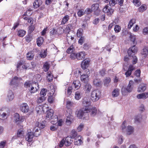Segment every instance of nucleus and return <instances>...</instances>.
<instances>
[{
    "instance_id": "1",
    "label": "nucleus",
    "mask_w": 148,
    "mask_h": 148,
    "mask_svg": "<svg viewBox=\"0 0 148 148\" xmlns=\"http://www.w3.org/2000/svg\"><path fill=\"white\" fill-rule=\"evenodd\" d=\"M137 51V49L135 47V45H134L133 46L130 48L127 51L128 54L129 56H131L132 58V63L133 64H135L137 63L138 61L137 57L134 55V54L136 53Z\"/></svg>"
},
{
    "instance_id": "2",
    "label": "nucleus",
    "mask_w": 148,
    "mask_h": 148,
    "mask_svg": "<svg viewBox=\"0 0 148 148\" xmlns=\"http://www.w3.org/2000/svg\"><path fill=\"white\" fill-rule=\"evenodd\" d=\"M132 81L130 80L126 88L124 86L122 87L121 89V91L123 95H127L128 92H131L132 90V87L133 84Z\"/></svg>"
},
{
    "instance_id": "3",
    "label": "nucleus",
    "mask_w": 148,
    "mask_h": 148,
    "mask_svg": "<svg viewBox=\"0 0 148 148\" xmlns=\"http://www.w3.org/2000/svg\"><path fill=\"white\" fill-rule=\"evenodd\" d=\"M90 108H85L80 110L78 112L77 114V116L80 119L82 118V117L84 118L85 116L88 115V113L90 112Z\"/></svg>"
},
{
    "instance_id": "4",
    "label": "nucleus",
    "mask_w": 148,
    "mask_h": 148,
    "mask_svg": "<svg viewBox=\"0 0 148 148\" xmlns=\"http://www.w3.org/2000/svg\"><path fill=\"white\" fill-rule=\"evenodd\" d=\"M101 97V92L98 90H93L91 94V99L93 101L98 100Z\"/></svg>"
},
{
    "instance_id": "5",
    "label": "nucleus",
    "mask_w": 148,
    "mask_h": 148,
    "mask_svg": "<svg viewBox=\"0 0 148 148\" xmlns=\"http://www.w3.org/2000/svg\"><path fill=\"white\" fill-rule=\"evenodd\" d=\"M66 116L67 118L66 123L67 125H69L71 124L73 121L72 117L71 115L72 114V110L69 109L68 110H66Z\"/></svg>"
},
{
    "instance_id": "6",
    "label": "nucleus",
    "mask_w": 148,
    "mask_h": 148,
    "mask_svg": "<svg viewBox=\"0 0 148 148\" xmlns=\"http://www.w3.org/2000/svg\"><path fill=\"white\" fill-rule=\"evenodd\" d=\"M24 119V116H20L18 113H16L14 114V119L15 123L17 124H19L20 123L23 122Z\"/></svg>"
},
{
    "instance_id": "7",
    "label": "nucleus",
    "mask_w": 148,
    "mask_h": 148,
    "mask_svg": "<svg viewBox=\"0 0 148 148\" xmlns=\"http://www.w3.org/2000/svg\"><path fill=\"white\" fill-rule=\"evenodd\" d=\"M90 74V72L88 69H86L84 71V74L81 76L80 79L82 81L84 82L87 81Z\"/></svg>"
},
{
    "instance_id": "8",
    "label": "nucleus",
    "mask_w": 148,
    "mask_h": 148,
    "mask_svg": "<svg viewBox=\"0 0 148 148\" xmlns=\"http://www.w3.org/2000/svg\"><path fill=\"white\" fill-rule=\"evenodd\" d=\"M39 86L38 84L36 82H33L30 88H29L31 93H34L37 92L39 89Z\"/></svg>"
},
{
    "instance_id": "9",
    "label": "nucleus",
    "mask_w": 148,
    "mask_h": 148,
    "mask_svg": "<svg viewBox=\"0 0 148 148\" xmlns=\"http://www.w3.org/2000/svg\"><path fill=\"white\" fill-rule=\"evenodd\" d=\"M20 109L22 112L25 113H27L29 110L28 106L25 103H23L20 106Z\"/></svg>"
},
{
    "instance_id": "10",
    "label": "nucleus",
    "mask_w": 148,
    "mask_h": 148,
    "mask_svg": "<svg viewBox=\"0 0 148 148\" xmlns=\"http://www.w3.org/2000/svg\"><path fill=\"white\" fill-rule=\"evenodd\" d=\"M35 127L34 128L33 131L37 132L39 131H41L40 129H43L45 127V125L44 124L40 123V125L39 124V123L38 122H36L35 124Z\"/></svg>"
},
{
    "instance_id": "11",
    "label": "nucleus",
    "mask_w": 148,
    "mask_h": 148,
    "mask_svg": "<svg viewBox=\"0 0 148 148\" xmlns=\"http://www.w3.org/2000/svg\"><path fill=\"white\" fill-rule=\"evenodd\" d=\"M90 62V60L87 59H84L82 62L81 64V67L85 70L84 71H85L86 69H88L87 68L88 67Z\"/></svg>"
},
{
    "instance_id": "12",
    "label": "nucleus",
    "mask_w": 148,
    "mask_h": 148,
    "mask_svg": "<svg viewBox=\"0 0 148 148\" xmlns=\"http://www.w3.org/2000/svg\"><path fill=\"white\" fill-rule=\"evenodd\" d=\"M82 104L83 105L86 107L85 108H89L87 107L91 105V101L89 98L86 97H84L82 99Z\"/></svg>"
},
{
    "instance_id": "13",
    "label": "nucleus",
    "mask_w": 148,
    "mask_h": 148,
    "mask_svg": "<svg viewBox=\"0 0 148 148\" xmlns=\"http://www.w3.org/2000/svg\"><path fill=\"white\" fill-rule=\"evenodd\" d=\"M103 11L105 13H106L107 15H111L113 12L114 10L112 9L109 8V6L106 5L103 9Z\"/></svg>"
},
{
    "instance_id": "14",
    "label": "nucleus",
    "mask_w": 148,
    "mask_h": 148,
    "mask_svg": "<svg viewBox=\"0 0 148 148\" xmlns=\"http://www.w3.org/2000/svg\"><path fill=\"white\" fill-rule=\"evenodd\" d=\"M92 88V86L88 83H85L84 84L83 89L85 93H89L90 92Z\"/></svg>"
},
{
    "instance_id": "15",
    "label": "nucleus",
    "mask_w": 148,
    "mask_h": 148,
    "mask_svg": "<svg viewBox=\"0 0 148 148\" xmlns=\"http://www.w3.org/2000/svg\"><path fill=\"white\" fill-rule=\"evenodd\" d=\"M34 135L32 132H28L25 136V138L26 140L28 142H31L33 140Z\"/></svg>"
},
{
    "instance_id": "16",
    "label": "nucleus",
    "mask_w": 148,
    "mask_h": 148,
    "mask_svg": "<svg viewBox=\"0 0 148 148\" xmlns=\"http://www.w3.org/2000/svg\"><path fill=\"white\" fill-rule=\"evenodd\" d=\"M72 85L75 90H77L79 88L81 84L80 81L77 80L74 81Z\"/></svg>"
},
{
    "instance_id": "17",
    "label": "nucleus",
    "mask_w": 148,
    "mask_h": 148,
    "mask_svg": "<svg viewBox=\"0 0 148 148\" xmlns=\"http://www.w3.org/2000/svg\"><path fill=\"white\" fill-rule=\"evenodd\" d=\"M64 141L65 145L66 146H68L71 145L73 141V140L71 137L68 136L65 139H64Z\"/></svg>"
},
{
    "instance_id": "18",
    "label": "nucleus",
    "mask_w": 148,
    "mask_h": 148,
    "mask_svg": "<svg viewBox=\"0 0 148 148\" xmlns=\"http://www.w3.org/2000/svg\"><path fill=\"white\" fill-rule=\"evenodd\" d=\"M86 56V53L84 51H81L77 53V59L79 60L84 59Z\"/></svg>"
},
{
    "instance_id": "19",
    "label": "nucleus",
    "mask_w": 148,
    "mask_h": 148,
    "mask_svg": "<svg viewBox=\"0 0 148 148\" xmlns=\"http://www.w3.org/2000/svg\"><path fill=\"white\" fill-rule=\"evenodd\" d=\"M47 114L46 117L47 118H49V119H53L54 116H53V112L52 110L50 109L48 111L47 110Z\"/></svg>"
},
{
    "instance_id": "20",
    "label": "nucleus",
    "mask_w": 148,
    "mask_h": 148,
    "mask_svg": "<svg viewBox=\"0 0 148 148\" xmlns=\"http://www.w3.org/2000/svg\"><path fill=\"white\" fill-rule=\"evenodd\" d=\"M21 80H22L21 78L18 77L16 76H15L11 80L10 82V85L17 84L19 81Z\"/></svg>"
},
{
    "instance_id": "21",
    "label": "nucleus",
    "mask_w": 148,
    "mask_h": 148,
    "mask_svg": "<svg viewBox=\"0 0 148 148\" xmlns=\"http://www.w3.org/2000/svg\"><path fill=\"white\" fill-rule=\"evenodd\" d=\"M137 97L138 99H146L148 97V92H143L137 95Z\"/></svg>"
},
{
    "instance_id": "22",
    "label": "nucleus",
    "mask_w": 148,
    "mask_h": 148,
    "mask_svg": "<svg viewBox=\"0 0 148 148\" xmlns=\"http://www.w3.org/2000/svg\"><path fill=\"white\" fill-rule=\"evenodd\" d=\"M14 97V95L13 92L12 90H9L7 95V100L9 101H11L13 99Z\"/></svg>"
},
{
    "instance_id": "23",
    "label": "nucleus",
    "mask_w": 148,
    "mask_h": 148,
    "mask_svg": "<svg viewBox=\"0 0 148 148\" xmlns=\"http://www.w3.org/2000/svg\"><path fill=\"white\" fill-rule=\"evenodd\" d=\"M146 85L145 84H142L139 85L137 91L138 92H143L146 90Z\"/></svg>"
},
{
    "instance_id": "24",
    "label": "nucleus",
    "mask_w": 148,
    "mask_h": 148,
    "mask_svg": "<svg viewBox=\"0 0 148 148\" xmlns=\"http://www.w3.org/2000/svg\"><path fill=\"white\" fill-rule=\"evenodd\" d=\"M5 110V109L3 108L0 109V119L2 120H4L7 118L6 113L3 112Z\"/></svg>"
},
{
    "instance_id": "25",
    "label": "nucleus",
    "mask_w": 148,
    "mask_h": 148,
    "mask_svg": "<svg viewBox=\"0 0 148 148\" xmlns=\"http://www.w3.org/2000/svg\"><path fill=\"white\" fill-rule=\"evenodd\" d=\"M148 54V51L147 47L143 48L141 51V54L144 58L147 57Z\"/></svg>"
},
{
    "instance_id": "26",
    "label": "nucleus",
    "mask_w": 148,
    "mask_h": 148,
    "mask_svg": "<svg viewBox=\"0 0 148 148\" xmlns=\"http://www.w3.org/2000/svg\"><path fill=\"white\" fill-rule=\"evenodd\" d=\"M81 136H80L78 135L77 137L75 138L74 142V144L76 145H80L82 143V140L81 139Z\"/></svg>"
},
{
    "instance_id": "27",
    "label": "nucleus",
    "mask_w": 148,
    "mask_h": 148,
    "mask_svg": "<svg viewBox=\"0 0 148 148\" xmlns=\"http://www.w3.org/2000/svg\"><path fill=\"white\" fill-rule=\"evenodd\" d=\"M55 119H54V121H55L53 123V121H51V123L53 124H55V122H56V123L57 122H58V124L59 126H61L62 125V119H60L59 121H58V118L57 116H54Z\"/></svg>"
},
{
    "instance_id": "28",
    "label": "nucleus",
    "mask_w": 148,
    "mask_h": 148,
    "mask_svg": "<svg viewBox=\"0 0 148 148\" xmlns=\"http://www.w3.org/2000/svg\"><path fill=\"white\" fill-rule=\"evenodd\" d=\"M42 4L41 0H36L33 3V6L34 8H38Z\"/></svg>"
},
{
    "instance_id": "29",
    "label": "nucleus",
    "mask_w": 148,
    "mask_h": 148,
    "mask_svg": "<svg viewBox=\"0 0 148 148\" xmlns=\"http://www.w3.org/2000/svg\"><path fill=\"white\" fill-rule=\"evenodd\" d=\"M44 39L43 37H39L36 40L37 44L39 47L41 46L42 45L44 41Z\"/></svg>"
},
{
    "instance_id": "30",
    "label": "nucleus",
    "mask_w": 148,
    "mask_h": 148,
    "mask_svg": "<svg viewBox=\"0 0 148 148\" xmlns=\"http://www.w3.org/2000/svg\"><path fill=\"white\" fill-rule=\"evenodd\" d=\"M126 130L127 134L130 135L133 133L134 128L128 125L127 126Z\"/></svg>"
},
{
    "instance_id": "31",
    "label": "nucleus",
    "mask_w": 148,
    "mask_h": 148,
    "mask_svg": "<svg viewBox=\"0 0 148 148\" xmlns=\"http://www.w3.org/2000/svg\"><path fill=\"white\" fill-rule=\"evenodd\" d=\"M50 68V64L47 62H46L44 64L43 66V71L45 72H47L49 70Z\"/></svg>"
},
{
    "instance_id": "32",
    "label": "nucleus",
    "mask_w": 148,
    "mask_h": 148,
    "mask_svg": "<svg viewBox=\"0 0 148 148\" xmlns=\"http://www.w3.org/2000/svg\"><path fill=\"white\" fill-rule=\"evenodd\" d=\"M94 84L97 87H101L102 84V82L101 81H99L97 79L94 80L93 81Z\"/></svg>"
},
{
    "instance_id": "33",
    "label": "nucleus",
    "mask_w": 148,
    "mask_h": 148,
    "mask_svg": "<svg viewBox=\"0 0 148 148\" xmlns=\"http://www.w3.org/2000/svg\"><path fill=\"white\" fill-rule=\"evenodd\" d=\"M111 82V79L109 77H106L103 80L104 85L106 86H108L109 83Z\"/></svg>"
},
{
    "instance_id": "34",
    "label": "nucleus",
    "mask_w": 148,
    "mask_h": 148,
    "mask_svg": "<svg viewBox=\"0 0 148 148\" xmlns=\"http://www.w3.org/2000/svg\"><path fill=\"white\" fill-rule=\"evenodd\" d=\"M129 38L130 41L132 42L133 44L136 45L137 44V42L136 41L135 36L134 35L132 34L131 33Z\"/></svg>"
},
{
    "instance_id": "35",
    "label": "nucleus",
    "mask_w": 148,
    "mask_h": 148,
    "mask_svg": "<svg viewBox=\"0 0 148 148\" xmlns=\"http://www.w3.org/2000/svg\"><path fill=\"white\" fill-rule=\"evenodd\" d=\"M75 95V98L76 100H79L82 97L81 92L79 91L76 92Z\"/></svg>"
},
{
    "instance_id": "36",
    "label": "nucleus",
    "mask_w": 148,
    "mask_h": 148,
    "mask_svg": "<svg viewBox=\"0 0 148 148\" xmlns=\"http://www.w3.org/2000/svg\"><path fill=\"white\" fill-rule=\"evenodd\" d=\"M26 57L28 60H32L34 57V54L32 52H28L27 54Z\"/></svg>"
},
{
    "instance_id": "37",
    "label": "nucleus",
    "mask_w": 148,
    "mask_h": 148,
    "mask_svg": "<svg viewBox=\"0 0 148 148\" xmlns=\"http://www.w3.org/2000/svg\"><path fill=\"white\" fill-rule=\"evenodd\" d=\"M99 6V4L98 3H96L92 5L91 6V9L92 10L95 12L98 10Z\"/></svg>"
},
{
    "instance_id": "38",
    "label": "nucleus",
    "mask_w": 148,
    "mask_h": 148,
    "mask_svg": "<svg viewBox=\"0 0 148 148\" xmlns=\"http://www.w3.org/2000/svg\"><path fill=\"white\" fill-rule=\"evenodd\" d=\"M33 83V82H32L31 81H27L25 83L24 86L25 88H30Z\"/></svg>"
},
{
    "instance_id": "39",
    "label": "nucleus",
    "mask_w": 148,
    "mask_h": 148,
    "mask_svg": "<svg viewBox=\"0 0 148 148\" xmlns=\"http://www.w3.org/2000/svg\"><path fill=\"white\" fill-rule=\"evenodd\" d=\"M74 47L73 45H71L66 50V52L68 54H71L74 52Z\"/></svg>"
},
{
    "instance_id": "40",
    "label": "nucleus",
    "mask_w": 148,
    "mask_h": 148,
    "mask_svg": "<svg viewBox=\"0 0 148 148\" xmlns=\"http://www.w3.org/2000/svg\"><path fill=\"white\" fill-rule=\"evenodd\" d=\"M119 90L116 88L113 91L112 96L114 97H116L119 95Z\"/></svg>"
},
{
    "instance_id": "41",
    "label": "nucleus",
    "mask_w": 148,
    "mask_h": 148,
    "mask_svg": "<svg viewBox=\"0 0 148 148\" xmlns=\"http://www.w3.org/2000/svg\"><path fill=\"white\" fill-rule=\"evenodd\" d=\"M69 16L68 15H65L62 19V24H64L69 20Z\"/></svg>"
},
{
    "instance_id": "42",
    "label": "nucleus",
    "mask_w": 148,
    "mask_h": 148,
    "mask_svg": "<svg viewBox=\"0 0 148 148\" xmlns=\"http://www.w3.org/2000/svg\"><path fill=\"white\" fill-rule=\"evenodd\" d=\"M77 135L76 132L75 130H73L71 131V135L69 137H71V138L73 139L77 137Z\"/></svg>"
},
{
    "instance_id": "43",
    "label": "nucleus",
    "mask_w": 148,
    "mask_h": 148,
    "mask_svg": "<svg viewBox=\"0 0 148 148\" xmlns=\"http://www.w3.org/2000/svg\"><path fill=\"white\" fill-rule=\"evenodd\" d=\"M25 31L23 30H20L18 31V35L19 36L23 37L26 34Z\"/></svg>"
},
{
    "instance_id": "44",
    "label": "nucleus",
    "mask_w": 148,
    "mask_h": 148,
    "mask_svg": "<svg viewBox=\"0 0 148 148\" xmlns=\"http://www.w3.org/2000/svg\"><path fill=\"white\" fill-rule=\"evenodd\" d=\"M135 20L134 19H131L129 22L128 26V28L129 29H130L132 27L133 25L136 23Z\"/></svg>"
},
{
    "instance_id": "45",
    "label": "nucleus",
    "mask_w": 148,
    "mask_h": 148,
    "mask_svg": "<svg viewBox=\"0 0 148 148\" xmlns=\"http://www.w3.org/2000/svg\"><path fill=\"white\" fill-rule=\"evenodd\" d=\"M17 136L18 137L22 138L24 137V132L22 130H19L17 133Z\"/></svg>"
},
{
    "instance_id": "46",
    "label": "nucleus",
    "mask_w": 148,
    "mask_h": 148,
    "mask_svg": "<svg viewBox=\"0 0 148 148\" xmlns=\"http://www.w3.org/2000/svg\"><path fill=\"white\" fill-rule=\"evenodd\" d=\"M147 9L146 6L145 5H143L138 9V11L140 12H143Z\"/></svg>"
},
{
    "instance_id": "47",
    "label": "nucleus",
    "mask_w": 148,
    "mask_h": 148,
    "mask_svg": "<svg viewBox=\"0 0 148 148\" xmlns=\"http://www.w3.org/2000/svg\"><path fill=\"white\" fill-rule=\"evenodd\" d=\"M47 77L48 82H51L53 79V76L51 75L50 72V73L48 72L47 73Z\"/></svg>"
},
{
    "instance_id": "48",
    "label": "nucleus",
    "mask_w": 148,
    "mask_h": 148,
    "mask_svg": "<svg viewBox=\"0 0 148 148\" xmlns=\"http://www.w3.org/2000/svg\"><path fill=\"white\" fill-rule=\"evenodd\" d=\"M47 91V89L43 88L41 91L40 93V95L42 97H45L46 95V93Z\"/></svg>"
},
{
    "instance_id": "49",
    "label": "nucleus",
    "mask_w": 148,
    "mask_h": 148,
    "mask_svg": "<svg viewBox=\"0 0 148 148\" xmlns=\"http://www.w3.org/2000/svg\"><path fill=\"white\" fill-rule=\"evenodd\" d=\"M90 112H91V115L92 116H94L97 113V109L95 107L92 108V109L90 110Z\"/></svg>"
},
{
    "instance_id": "50",
    "label": "nucleus",
    "mask_w": 148,
    "mask_h": 148,
    "mask_svg": "<svg viewBox=\"0 0 148 148\" xmlns=\"http://www.w3.org/2000/svg\"><path fill=\"white\" fill-rule=\"evenodd\" d=\"M22 68L23 69L27 70V69H30V64L29 63H25L22 66Z\"/></svg>"
},
{
    "instance_id": "51",
    "label": "nucleus",
    "mask_w": 148,
    "mask_h": 148,
    "mask_svg": "<svg viewBox=\"0 0 148 148\" xmlns=\"http://www.w3.org/2000/svg\"><path fill=\"white\" fill-rule=\"evenodd\" d=\"M126 121H124L123 123L121 125V128L123 132H124L125 131V129H126Z\"/></svg>"
},
{
    "instance_id": "52",
    "label": "nucleus",
    "mask_w": 148,
    "mask_h": 148,
    "mask_svg": "<svg viewBox=\"0 0 148 148\" xmlns=\"http://www.w3.org/2000/svg\"><path fill=\"white\" fill-rule=\"evenodd\" d=\"M73 24H69L67 26L65 30L66 31H70L73 29Z\"/></svg>"
},
{
    "instance_id": "53",
    "label": "nucleus",
    "mask_w": 148,
    "mask_h": 148,
    "mask_svg": "<svg viewBox=\"0 0 148 148\" xmlns=\"http://www.w3.org/2000/svg\"><path fill=\"white\" fill-rule=\"evenodd\" d=\"M45 99V97L41 96L38 99L37 102L38 103H42Z\"/></svg>"
},
{
    "instance_id": "54",
    "label": "nucleus",
    "mask_w": 148,
    "mask_h": 148,
    "mask_svg": "<svg viewBox=\"0 0 148 148\" xmlns=\"http://www.w3.org/2000/svg\"><path fill=\"white\" fill-rule=\"evenodd\" d=\"M106 70L105 69H103L100 70L99 74L102 76H103L106 74Z\"/></svg>"
},
{
    "instance_id": "55",
    "label": "nucleus",
    "mask_w": 148,
    "mask_h": 148,
    "mask_svg": "<svg viewBox=\"0 0 148 148\" xmlns=\"http://www.w3.org/2000/svg\"><path fill=\"white\" fill-rule=\"evenodd\" d=\"M117 3V0H110L109 2V5L111 6H114Z\"/></svg>"
},
{
    "instance_id": "56",
    "label": "nucleus",
    "mask_w": 148,
    "mask_h": 148,
    "mask_svg": "<svg viewBox=\"0 0 148 148\" xmlns=\"http://www.w3.org/2000/svg\"><path fill=\"white\" fill-rule=\"evenodd\" d=\"M73 103L71 102L70 101H68L66 103V107L67 108V110L69 109H71L70 108L71 107Z\"/></svg>"
},
{
    "instance_id": "57",
    "label": "nucleus",
    "mask_w": 148,
    "mask_h": 148,
    "mask_svg": "<svg viewBox=\"0 0 148 148\" xmlns=\"http://www.w3.org/2000/svg\"><path fill=\"white\" fill-rule=\"evenodd\" d=\"M132 2L134 4L137 6H139L141 4L139 0H133Z\"/></svg>"
},
{
    "instance_id": "58",
    "label": "nucleus",
    "mask_w": 148,
    "mask_h": 148,
    "mask_svg": "<svg viewBox=\"0 0 148 148\" xmlns=\"http://www.w3.org/2000/svg\"><path fill=\"white\" fill-rule=\"evenodd\" d=\"M84 10L82 9H81L79 10L77 13L78 16L79 17H81L84 14Z\"/></svg>"
},
{
    "instance_id": "59",
    "label": "nucleus",
    "mask_w": 148,
    "mask_h": 148,
    "mask_svg": "<svg viewBox=\"0 0 148 148\" xmlns=\"http://www.w3.org/2000/svg\"><path fill=\"white\" fill-rule=\"evenodd\" d=\"M82 30L81 29H80L78 30L77 32V35L78 37H80L82 36L83 34L82 33Z\"/></svg>"
},
{
    "instance_id": "60",
    "label": "nucleus",
    "mask_w": 148,
    "mask_h": 148,
    "mask_svg": "<svg viewBox=\"0 0 148 148\" xmlns=\"http://www.w3.org/2000/svg\"><path fill=\"white\" fill-rule=\"evenodd\" d=\"M70 55L71 58L73 60H74L76 58L77 59V53L76 54L74 52L71 53Z\"/></svg>"
},
{
    "instance_id": "61",
    "label": "nucleus",
    "mask_w": 148,
    "mask_h": 148,
    "mask_svg": "<svg viewBox=\"0 0 148 148\" xmlns=\"http://www.w3.org/2000/svg\"><path fill=\"white\" fill-rule=\"evenodd\" d=\"M121 29V28L120 26L116 25L115 26L114 30L116 33H118L120 32Z\"/></svg>"
},
{
    "instance_id": "62",
    "label": "nucleus",
    "mask_w": 148,
    "mask_h": 148,
    "mask_svg": "<svg viewBox=\"0 0 148 148\" xmlns=\"http://www.w3.org/2000/svg\"><path fill=\"white\" fill-rule=\"evenodd\" d=\"M32 133L34 136L37 137L40 135L41 131H39L36 132V131H33Z\"/></svg>"
},
{
    "instance_id": "63",
    "label": "nucleus",
    "mask_w": 148,
    "mask_h": 148,
    "mask_svg": "<svg viewBox=\"0 0 148 148\" xmlns=\"http://www.w3.org/2000/svg\"><path fill=\"white\" fill-rule=\"evenodd\" d=\"M85 40V38L84 36H81L80 37V39L78 41V43L81 45H82L84 42Z\"/></svg>"
},
{
    "instance_id": "64",
    "label": "nucleus",
    "mask_w": 148,
    "mask_h": 148,
    "mask_svg": "<svg viewBox=\"0 0 148 148\" xmlns=\"http://www.w3.org/2000/svg\"><path fill=\"white\" fill-rule=\"evenodd\" d=\"M141 116L140 115L137 116L135 117V122L139 123L140 122Z\"/></svg>"
}]
</instances>
